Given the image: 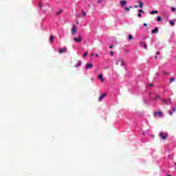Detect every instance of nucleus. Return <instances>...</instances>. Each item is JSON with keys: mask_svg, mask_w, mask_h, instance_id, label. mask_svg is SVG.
I'll list each match as a JSON object with an SVG mask.
<instances>
[{"mask_svg": "<svg viewBox=\"0 0 176 176\" xmlns=\"http://www.w3.org/2000/svg\"><path fill=\"white\" fill-rule=\"evenodd\" d=\"M166 176H171V175H166Z\"/></svg>", "mask_w": 176, "mask_h": 176, "instance_id": "obj_45", "label": "nucleus"}, {"mask_svg": "<svg viewBox=\"0 0 176 176\" xmlns=\"http://www.w3.org/2000/svg\"><path fill=\"white\" fill-rule=\"evenodd\" d=\"M138 3H140L139 6H134L133 8H144V3H142V1H139Z\"/></svg>", "mask_w": 176, "mask_h": 176, "instance_id": "obj_7", "label": "nucleus"}, {"mask_svg": "<svg viewBox=\"0 0 176 176\" xmlns=\"http://www.w3.org/2000/svg\"><path fill=\"white\" fill-rule=\"evenodd\" d=\"M143 25H144V27H148V25H147L146 23H143Z\"/></svg>", "mask_w": 176, "mask_h": 176, "instance_id": "obj_36", "label": "nucleus"}, {"mask_svg": "<svg viewBox=\"0 0 176 176\" xmlns=\"http://www.w3.org/2000/svg\"><path fill=\"white\" fill-rule=\"evenodd\" d=\"M80 65H82V61H78V63L76 65H75V68H78L79 67H80Z\"/></svg>", "mask_w": 176, "mask_h": 176, "instance_id": "obj_13", "label": "nucleus"}, {"mask_svg": "<svg viewBox=\"0 0 176 176\" xmlns=\"http://www.w3.org/2000/svg\"><path fill=\"white\" fill-rule=\"evenodd\" d=\"M76 23H77V24H79V22H78V21H77V22H76Z\"/></svg>", "mask_w": 176, "mask_h": 176, "instance_id": "obj_46", "label": "nucleus"}, {"mask_svg": "<svg viewBox=\"0 0 176 176\" xmlns=\"http://www.w3.org/2000/svg\"><path fill=\"white\" fill-rule=\"evenodd\" d=\"M77 31H76V26L74 25L72 28V33L73 34H76Z\"/></svg>", "mask_w": 176, "mask_h": 176, "instance_id": "obj_11", "label": "nucleus"}, {"mask_svg": "<svg viewBox=\"0 0 176 176\" xmlns=\"http://www.w3.org/2000/svg\"><path fill=\"white\" fill-rule=\"evenodd\" d=\"M139 13H143L144 14V13H145V12L140 9V10H139Z\"/></svg>", "mask_w": 176, "mask_h": 176, "instance_id": "obj_30", "label": "nucleus"}, {"mask_svg": "<svg viewBox=\"0 0 176 176\" xmlns=\"http://www.w3.org/2000/svg\"><path fill=\"white\" fill-rule=\"evenodd\" d=\"M167 137H168V133L163 132L160 133V138H161V140H163L164 141V140H166Z\"/></svg>", "mask_w": 176, "mask_h": 176, "instance_id": "obj_1", "label": "nucleus"}, {"mask_svg": "<svg viewBox=\"0 0 176 176\" xmlns=\"http://www.w3.org/2000/svg\"><path fill=\"white\" fill-rule=\"evenodd\" d=\"M104 1H107V0H98V3H102V2H104Z\"/></svg>", "mask_w": 176, "mask_h": 176, "instance_id": "obj_26", "label": "nucleus"}, {"mask_svg": "<svg viewBox=\"0 0 176 176\" xmlns=\"http://www.w3.org/2000/svg\"><path fill=\"white\" fill-rule=\"evenodd\" d=\"M157 98H160V96H157L155 98V100H157Z\"/></svg>", "mask_w": 176, "mask_h": 176, "instance_id": "obj_40", "label": "nucleus"}, {"mask_svg": "<svg viewBox=\"0 0 176 176\" xmlns=\"http://www.w3.org/2000/svg\"><path fill=\"white\" fill-rule=\"evenodd\" d=\"M162 102H164V104H166V105H168V104H170L171 100H170V99H163Z\"/></svg>", "mask_w": 176, "mask_h": 176, "instance_id": "obj_5", "label": "nucleus"}, {"mask_svg": "<svg viewBox=\"0 0 176 176\" xmlns=\"http://www.w3.org/2000/svg\"><path fill=\"white\" fill-rule=\"evenodd\" d=\"M43 6H47L49 8H50V3H46L43 5Z\"/></svg>", "mask_w": 176, "mask_h": 176, "instance_id": "obj_21", "label": "nucleus"}, {"mask_svg": "<svg viewBox=\"0 0 176 176\" xmlns=\"http://www.w3.org/2000/svg\"><path fill=\"white\" fill-rule=\"evenodd\" d=\"M120 62L121 63V65H124V61L123 60V59L122 58H120L118 59V63Z\"/></svg>", "mask_w": 176, "mask_h": 176, "instance_id": "obj_16", "label": "nucleus"}, {"mask_svg": "<svg viewBox=\"0 0 176 176\" xmlns=\"http://www.w3.org/2000/svg\"><path fill=\"white\" fill-rule=\"evenodd\" d=\"M171 10H172V12H175L176 9H175V8L172 7L171 8Z\"/></svg>", "mask_w": 176, "mask_h": 176, "instance_id": "obj_29", "label": "nucleus"}, {"mask_svg": "<svg viewBox=\"0 0 176 176\" xmlns=\"http://www.w3.org/2000/svg\"><path fill=\"white\" fill-rule=\"evenodd\" d=\"M95 56H96V57H98V54H96Z\"/></svg>", "mask_w": 176, "mask_h": 176, "instance_id": "obj_41", "label": "nucleus"}, {"mask_svg": "<svg viewBox=\"0 0 176 176\" xmlns=\"http://www.w3.org/2000/svg\"><path fill=\"white\" fill-rule=\"evenodd\" d=\"M157 21H162V17L161 16H157Z\"/></svg>", "mask_w": 176, "mask_h": 176, "instance_id": "obj_24", "label": "nucleus"}, {"mask_svg": "<svg viewBox=\"0 0 176 176\" xmlns=\"http://www.w3.org/2000/svg\"><path fill=\"white\" fill-rule=\"evenodd\" d=\"M120 5L122 8H123V6H125V5H127V1L126 0H122L120 1Z\"/></svg>", "mask_w": 176, "mask_h": 176, "instance_id": "obj_10", "label": "nucleus"}, {"mask_svg": "<svg viewBox=\"0 0 176 176\" xmlns=\"http://www.w3.org/2000/svg\"><path fill=\"white\" fill-rule=\"evenodd\" d=\"M133 8V7L132 6H130L129 7V8H128V7H125V10L126 11V12H129V11H130V9H132Z\"/></svg>", "mask_w": 176, "mask_h": 176, "instance_id": "obj_19", "label": "nucleus"}, {"mask_svg": "<svg viewBox=\"0 0 176 176\" xmlns=\"http://www.w3.org/2000/svg\"><path fill=\"white\" fill-rule=\"evenodd\" d=\"M164 75H167V72H166L165 71L163 72Z\"/></svg>", "mask_w": 176, "mask_h": 176, "instance_id": "obj_39", "label": "nucleus"}, {"mask_svg": "<svg viewBox=\"0 0 176 176\" xmlns=\"http://www.w3.org/2000/svg\"><path fill=\"white\" fill-rule=\"evenodd\" d=\"M156 54L159 56L160 54V52H157Z\"/></svg>", "mask_w": 176, "mask_h": 176, "instance_id": "obj_38", "label": "nucleus"}, {"mask_svg": "<svg viewBox=\"0 0 176 176\" xmlns=\"http://www.w3.org/2000/svg\"><path fill=\"white\" fill-rule=\"evenodd\" d=\"M133 38V35L129 34V41H131Z\"/></svg>", "mask_w": 176, "mask_h": 176, "instance_id": "obj_22", "label": "nucleus"}, {"mask_svg": "<svg viewBox=\"0 0 176 176\" xmlns=\"http://www.w3.org/2000/svg\"><path fill=\"white\" fill-rule=\"evenodd\" d=\"M93 67H94V65L92 63L87 64L85 65V68H87V69H90L93 68Z\"/></svg>", "mask_w": 176, "mask_h": 176, "instance_id": "obj_8", "label": "nucleus"}, {"mask_svg": "<svg viewBox=\"0 0 176 176\" xmlns=\"http://www.w3.org/2000/svg\"><path fill=\"white\" fill-rule=\"evenodd\" d=\"M93 56H94V54L92 53V54H91V56L93 57Z\"/></svg>", "mask_w": 176, "mask_h": 176, "instance_id": "obj_44", "label": "nucleus"}, {"mask_svg": "<svg viewBox=\"0 0 176 176\" xmlns=\"http://www.w3.org/2000/svg\"><path fill=\"white\" fill-rule=\"evenodd\" d=\"M169 23L172 26L175 25V21H170Z\"/></svg>", "mask_w": 176, "mask_h": 176, "instance_id": "obj_17", "label": "nucleus"}, {"mask_svg": "<svg viewBox=\"0 0 176 176\" xmlns=\"http://www.w3.org/2000/svg\"><path fill=\"white\" fill-rule=\"evenodd\" d=\"M67 47L65 48H59V53L60 54H63V53H67Z\"/></svg>", "mask_w": 176, "mask_h": 176, "instance_id": "obj_4", "label": "nucleus"}, {"mask_svg": "<svg viewBox=\"0 0 176 176\" xmlns=\"http://www.w3.org/2000/svg\"><path fill=\"white\" fill-rule=\"evenodd\" d=\"M173 112H175V108H174V107L172 109V110H169V111H168V113H169V115H170V116L173 115Z\"/></svg>", "mask_w": 176, "mask_h": 176, "instance_id": "obj_15", "label": "nucleus"}, {"mask_svg": "<svg viewBox=\"0 0 176 176\" xmlns=\"http://www.w3.org/2000/svg\"><path fill=\"white\" fill-rule=\"evenodd\" d=\"M163 115V113H162L161 111H156L154 113V116H158L159 118H162Z\"/></svg>", "mask_w": 176, "mask_h": 176, "instance_id": "obj_6", "label": "nucleus"}, {"mask_svg": "<svg viewBox=\"0 0 176 176\" xmlns=\"http://www.w3.org/2000/svg\"><path fill=\"white\" fill-rule=\"evenodd\" d=\"M74 41L78 43H79V42H82V36H79L78 38L74 37Z\"/></svg>", "mask_w": 176, "mask_h": 176, "instance_id": "obj_2", "label": "nucleus"}, {"mask_svg": "<svg viewBox=\"0 0 176 176\" xmlns=\"http://www.w3.org/2000/svg\"><path fill=\"white\" fill-rule=\"evenodd\" d=\"M63 13V10H59L58 12H56V14H61Z\"/></svg>", "mask_w": 176, "mask_h": 176, "instance_id": "obj_23", "label": "nucleus"}, {"mask_svg": "<svg viewBox=\"0 0 176 176\" xmlns=\"http://www.w3.org/2000/svg\"><path fill=\"white\" fill-rule=\"evenodd\" d=\"M109 48H110V49H113V45L111 44V45L109 46Z\"/></svg>", "mask_w": 176, "mask_h": 176, "instance_id": "obj_35", "label": "nucleus"}, {"mask_svg": "<svg viewBox=\"0 0 176 176\" xmlns=\"http://www.w3.org/2000/svg\"><path fill=\"white\" fill-rule=\"evenodd\" d=\"M43 6H42L41 3H39V4H38V8H40V9H42Z\"/></svg>", "mask_w": 176, "mask_h": 176, "instance_id": "obj_32", "label": "nucleus"}, {"mask_svg": "<svg viewBox=\"0 0 176 176\" xmlns=\"http://www.w3.org/2000/svg\"><path fill=\"white\" fill-rule=\"evenodd\" d=\"M104 97H107V94H102V95L99 97L98 101H99V102L102 101V99L104 98Z\"/></svg>", "mask_w": 176, "mask_h": 176, "instance_id": "obj_9", "label": "nucleus"}, {"mask_svg": "<svg viewBox=\"0 0 176 176\" xmlns=\"http://www.w3.org/2000/svg\"><path fill=\"white\" fill-rule=\"evenodd\" d=\"M82 15H83V16H86V14H86V12H85V10H82Z\"/></svg>", "mask_w": 176, "mask_h": 176, "instance_id": "obj_31", "label": "nucleus"}, {"mask_svg": "<svg viewBox=\"0 0 176 176\" xmlns=\"http://www.w3.org/2000/svg\"><path fill=\"white\" fill-rule=\"evenodd\" d=\"M155 60H156V59L157 58V56H155Z\"/></svg>", "mask_w": 176, "mask_h": 176, "instance_id": "obj_42", "label": "nucleus"}, {"mask_svg": "<svg viewBox=\"0 0 176 176\" xmlns=\"http://www.w3.org/2000/svg\"><path fill=\"white\" fill-rule=\"evenodd\" d=\"M89 53L87 52H85L84 53V57H87V54H88Z\"/></svg>", "mask_w": 176, "mask_h": 176, "instance_id": "obj_28", "label": "nucleus"}, {"mask_svg": "<svg viewBox=\"0 0 176 176\" xmlns=\"http://www.w3.org/2000/svg\"><path fill=\"white\" fill-rule=\"evenodd\" d=\"M138 17H142V14H141V13H138Z\"/></svg>", "mask_w": 176, "mask_h": 176, "instance_id": "obj_33", "label": "nucleus"}, {"mask_svg": "<svg viewBox=\"0 0 176 176\" xmlns=\"http://www.w3.org/2000/svg\"><path fill=\"white\" fill-rule=\"evenodd\" d=\"M113 54H114V52L113 51L110 52V55L111 56H113Z\"/></svg>", "mask_w": 176, "mask_h": 176, "instance_id": "obj_34", "label": "nucleus"}, {"mask_svg": "<svg viewBox=\"0 0 176 176\" xmlns=\"http://www.w3.org/2000/svg\"><path fill=\"white\" fill-rule=\"evenodd\" d=\"M77 17H78V19H80V17H81V15H80V14H77Z\"/></svg>", "mask_w": 176, "mask_h": 176, "instance_id": "obj_37", "label": "nucleus"}, {"mask_svg": "<svg viewBox=\"0 0 176 176\" xmlns=\"http://www.w3.org/2000/svg\"><path fill=\"white\" fill-rule=\"evenodd\" d=\"M54 36H51L50 38V42H54Z\"/></svg>", "mask_w": 176, "mask_h": 176, "instance_id": "obj_20", "label": "nucleus"}, {"mask_svg": "<svg viewBox=\"0 0 176 176\" xmlns=\"http://www.w3.org/2000/svg\"><path fill=\"white\" fill-rule=\"evenodd\" d=\"M99 79L100 80V82H104V76L102 74H100L98 76Z\"/></svg>", "mask_w": 176, "mask_h": 176, "instance_id": "obj_14", "label": "nucleus"}, {"mask_svg": "<svg viewBox=\"0 0 176 176\" xmlns=\"http://www.w3.org/2000/svg\"><path fill=\"white\" fill-rule=\"evenodd\" d=\"M157 76H159V73H156Z\"/></svg>", "mask_w": 176, "mask_h": 176, "instance_id": "obj_43", "label": "nucleus"}, {"mask_svg": "<svg viewBox=\"0 0 176 176\" xmlns=\"http://www.w3.org/2000/svg\"><path fill=\"white\" fill-rule=\"evenodd\" d=\"M155 13H159V11H157V10H156V11L152 10V11L150 12L151 14H155Z\"/></svg>", "mask_w": 176, "mask_h": 176, "instance_id": "obj_18", "label": "nucleus"}, {"mask_svg": "<svg viewBox=\"0 0 176 176\" xmlns=\"http://www.w3.org/2000/svg\"><path fill=\"white\" fill-rule=\"evenodd\" d=\"M152 34H157V32H159V29L157 28V27L155 28L154 30H153L151 31Z\"/></svg>", "mask_w": 176, "mask_h": 176, "instance_id": "obj_12", "label": "nucleus"}, {"mask_svg": "<svg viewBox=\"0 0 176 176\" xmlns=\"http://www.w3.org/2000/svg\"><path fill=\"white\" fill-rule=\"evenodd\" d=\"M140 46H141V47H144V49L146 50H148V45H146V43H145V42H141L140 43Z\"/></svg>", "mask_w": 176, "mask_h": 176, "instance_id": "obj_3", "label": "nucleus"}, {"mask_svg": "<svg viewBox=\"0 0 176 176\" xmlns=\"http://www.w3.org/2000/svg\"><path fill=\"white\" fill-rule=\"evenodd\" d=\"M153 87V84H148L147 85V87Z\"/></svg>", "mask_w": 176, "mask_h": 176, "instance_id": "obj_27", "label": "nucleus"}, {"mask_svg": "<svg viewBox=\"0 0 176 176\" xmlns=\"http://www.w3.org/2000/svg\"><path fill=\"white\" fill-rule=\"evenodd\" d=\"M174 80H175V78H170V83H171L172 82H174Z\"/></svg>", "mask_w": 176, "mask_h": 176, "instance_id": "obj_25", "label": "nucleus"}]
</instances>
